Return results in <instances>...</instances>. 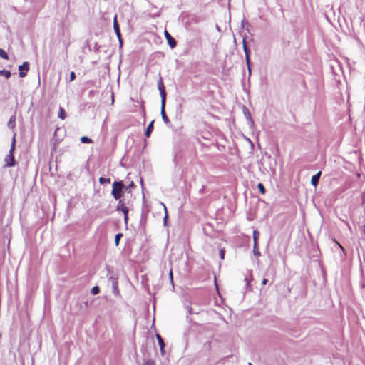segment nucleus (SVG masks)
I'll use <instances>...</instances> for the list:
<instances>
[{
    "label": "nucleus",
    "instance_id": "nucleus-14",
    "mask_svg": "<svg viewBox=\"0 0 365 365\" xmlns=\"http://www.w3.org/2000/svg\"><path fill=\"white\" fill-rule=\"evenodd\" d=\"M243 112L245 115L246 116L247 119L250 121L251 123H253V120L251 118V115L248 110V109L246 107H244Z\"/></svg>",
    "mask_w": 365,
    "mask_h": 365
},
{
    "label": "nucleus",
    "instance_id": "nucleus-19",
    "mask_svg": "<svg viewBox=\"0 0 365 365\" xmlns=\"http://www.w3.org/2000/svg\"><path fill=\"white\" fill-rule=\"evenodd\" d=\"M99 182L101 184H102V185L110 183V178H103V177H101L99 178Z\"/></svg>",
    "mask_w": 365,
    "mask_h": 365
},
{
    "label": "nucleus",
    "instance_id": "nucleus-29",
    "mask_svg": "<svg viewBox=\"0 0 365 365\" xmlns=\"http://www.w3.org/2000/svg\"><path fill=\"white\" fill-rule=\"evenodd\" d=\"M163 207H164V210H165V216L164 217V222L165 223L166 222V220H167V217H168V215H167V208L165 207V205L164 204H163Z\"/></svg>",
    "mask_w": 365,
    "mask_h": 365
},
{
    "label": "nucleus",
    "instance_id": "nucleus-1",
    "mask_svg": "<svg viewBox=\"0 0 365 365\" xmlns=\"http://www.w3.org/2000/svg\"><path fill=\"white\" fill-rule=\"evenodd\" d=\"M15 146H16V133H14L10 150L9 151V154L6 155L4 158V167H13L15 165V158L14 155V153L15 150Z\"/></svg>",
    "mask_w": 365,
    "mask_h": 365
},
{
    "label": "nucleus",
    "instance_id": "nucleus-15",
    "mask_svg": "<svg viewBox=\"0 0 365 365\" xmlns=\"http://www.w3.org/2000/svg\"><path fill=\"white\" fill-rule=\"evenodd\" d=\"M259 235H260V233L259 231H257V230L253 231L254 243L258 244V240H259Z\"/></svg>",
    "mask_w": 365,
    "mask_h": 365
},
{
    "label": "nucleus",
    "instance_id": "nucleus-32",
    "mask_svg": "<svg viewBox=\"0 0 365 365\" xmlns=\"http://www.w3.org/2000/svg\"><path fill=\"white\" fill-rule=\"evenodd\" d=\"M267 282H268V281H267V279H263V280H262V284L263 285H266V284H267Z\"/></svg>",
    "mask_w": 365,
    "mask_h": 365
},
{
    "label": "nucleus",
    "instance_id": "nucleus-6",
    "mask_svg": "<svg viewBox=\"0 0 365 365\" xmlns=\"http://www.w3.org/2000/svg\"><path fill=\"white\" fill-rule=\"evenodd\" d=\"M29 69V63L28 62H24L22 65L19 66V76L21 78L25 77Z\"/></svg>",
    "mask_w": 365,
    "mask_h": 365
},
{
    "label": "nucleus",
    "instance_id": "nucleus-31",
    "mask_svg": "<svg viewBox=\"0 0 365 365\" xmlns=\"http://www.w3.org/2000/svg\"><path fill=\"white\" fill-rule=\"evenodd\" d=\"M169 276H170L171 282H173V272H172V270L170 271Z\"/></svg>",
    "mask_w": 365,
    "mask_h": 365
},
{
    "label": "nucleus",
    "instance_id": "nucleus-11",
    "mask_svg": "<svg viewBox=\"0 0 365 365\" xmlns=\"http://www.w3.org/2000/svg\"><path fill=\"white\" fill-rule=\"evenodd\" d=\"M7 126L10 129H14L16 126V116L14 115L10 117Z\"/></svg>",
    "mask_w": 365,
    "mask_h": 365
},
{
    "label": "nucleus",
    "instance_id": "nucleus-28",
    "mask_svg": "<svg viewBox=\"0 0 365 365\" xmlns=\"http://www.w3.org/2000/svg\"><path fill=\"white\" fill-rule=\"evenodd\" d=\"M220 258L222 259H224V257H225V251H224V250H220Z\"/></svg>",
    "mask_w": 365,
    "mask_h": 365
},
{
    "label": "nucleus",
    "instance_id": "nucleus-18",
    "mask_svg": "<svg viewBox=\"0 0 365 365\" xmlns=\"http://www.w3.org/2000/svg\"><path fill=\"white\" fill-rule=\"evenodd\" d=\"M253 252H254V255H256V256H259L260 255V252L259 251V245H258V244L254 243V245H253Z\"/></svg>",
    "mask_w": 365,
    "mask_h": 365
},
{
    "label": "nucleus",
    "instance_id": "nucleus-10",
    "mask_svg": "<svg viewBox=\"0 0 365 365\" xmlns=\"http://www.w3.org/2000/svg\"><path fill=\"white\" fill-rule=\"evenodd\" d=\"M156 338L158 339V344L160 346V349L161 354H164L165 344H164L163 339L159 334H156Z\"/></svg>",
    "mask_w": 365,
    "mask_h": 365
},
{
    "label": "nucleus",
    "instance_id": "nucleus-35",
    "mask_svg": "<svg viewBox=\"0 0 365 365\" xmlns=\"http://www.w3.org/2000/svg\"><path fill=\"white\" fill-rule=\"evenodd\" d=\"M248 365H252V364L250 362V363H248Z\"/></svg>",
    "mask_w": 365,
    "mask_h": 365
},
{
    "label": "nucleus",
    "instance_id": "nucleus-27",
    "mask_svg": "<svg viewBox=\"0 0 365 365\" xmlns=\"http://www.w3.org/2000/svg\"><path fill=\"white\" fill-rule=\"evenodd\" d=\"M76 78V74L73 71L70 73L69 81H73Z\"/></svg>",
    "mask_w": 365,
    "mask_h": 365
},
{
    "label": "nucleus",
    "instance_id": "nucleus-7",
    "mask_svg": "<svg viewBox=\"0 0 365 365\" xmlns=\"http://www.w3.org/2000/svg\"><path fill=\"white\" fill-rule=\"evenodd\" d=\"M165 101H161V109H160L161 116H162V118H163V120L164 121V123L165 124H168V123H170V120L168 118L167 115L165 114Z\"/></svg>",
    "mask_w": 365,
    "mask_h": 365
},
{
    "label": "nucleus",
    "instance_id": "nucleus-30",
    "mask_svg": "<svg viewBox=\"0 0 365 365\" xmlns=\"http://www.w3.org/2000/svg\"><path fill=\"white\" fill-rule=\"evenodd\" d=\"M135 187V184H134V182H133V181H131V182H130V184L128 185V186L126 188H127V189H128V188H133V187Z\"/></svg>",
    "mask_w": 365,
    "mask_h": 365
},
{
    "label": "nucleus",
    "instance_id": "nucleus-8",
    "mask_svg": "<svg viewBox=\"0 0 365 365\" xmlns=\"http://www.w3.org/2000/svg\"><path fill=\"white\" fill-rule=\"evenodd\" d=\"M113 28H114V30H115V32L119 39V41H120V43L122 44V41H121V35H120V27H119V24L117 21V16H115L114 18V21H113Z\"/></svg>",
    "mask_w": 365,
    "mask_h": 365
},
{
    "label": "nucleus",
    "instance_id": "nucleus-21",
    "mask_svg": "<svg viewBox=\"0 0 365 365\" xmlns=\"http://www.w3.org/2000/svg\"><path fill=\"white\" fill-rule=\"evenodd\" d=\"M0 56L3 59L7 60L9 58L8 54L5 52V51L0 48Z\"/></svg>",
    "mask_w": 365,
    "mask_h": 365
},
{
    "label": "nucleus",
    "instance_id": "nucleus-26",
    "mask_svg": "<svg viewBox=\"0 0 365 365\" xmlns=\"http://www.w3.org/2000/svg\"><path fill=\"white\" fill-rule=\"evenodd\" d=\"M257 187L261 193L264 194L265 192V188H264V185H262V183H259Z\"/></svg>",
    "mask_w": 365,
    "mask_h": 365
},
{
    "label": "nucleus",
    "instance_id": "nucleus-16",
    "mask_svg": "<svg viewBox=\"0 0 365 365\" xmlns=\"http://www.w3.org/2000/svg\"><path fill=\"white\" fill-rule=\"evenodd\" d=\"M11 72L6 70H0V76H4L6 78H9L11 77Z\"/></svg>",
    "mask_w": 365,
    "mask_h": 365
},
{
    "label": "nucleus",
    "instance_id": "nucleus-23",
    "mask_svg": "<svg viewBox=\"0 0 365 365\" xmlns=\"http://www.w3.org/2000/svg\"><path fill=\"white\" fill-rule=\"evenodd\" d=\"M81 141L83 143H90L92 142V140L86 136H83L81 138Z\"/></svg>",
    "mask_w": 365,
    "mask_h": 365
},
{
    "label": "nucleus",
    "instance_id": "nucleus-4",
    "mask_svg": "<svg viewBox=\"0 0 365 365\" xmlns=\"http://www.w3.org/2000/svg\"><path fill=\"white\" fill-rule=\"evenodd\" d=\"M242 44H243V50H244V52L245 54V60H246V63L247 66L248 73H249V76H250L251 71H252L251 67H250L251 62H250V51L249 48H247L246 41L245 38L242 41Z\"/></svg>",
    "mask_w": 365,
    "mask_h": 365
},
{
    "label": "nucleus",
    "instance_id": "nucleus-20",
    "mask_svg": "<svg viewBox=\"0 0 365 365\" xmlns=\"http://www.w3.org/2000/svg\"><path fill=\"white\" fill-rule=\"evenodd\" d=\"M122 212L124 215V220L125 222L128 221V209L127 207H125L123 209H122Z\"/></svg>",
    "mask_w": 365,
    "mask_h": 365
},
{
    "label": "nucleus",
    "instance_id": "nucleus-13",
    "mask_svg": "<svg viewBox=\"0 0 365 365\" xmlns=\"http://www.w3.org/2000/svg\"><path fill=\"white\" fill-rule=\"evenodd\" d=\"M153 123H154V120H153L150 123V124L148 125V126L145 132V135L147 138L150 137V135L153 130Z\"/></svg>",
    "mask_w": 365,
    "mask_h": 365
},
{
    "label": "nucleus",
    "instance_id": "nucleus-2",
    "mask_svg": "<svg viewBox=\"0 0 365 365\" xmlns=\"http://www.w3.org/2000/svg\"><path fill=\"white\" fill-rule=\"evenodd\" d=\"M124 185L122 182H114L113 183L112 195L115 200H118L121 197L122 190Z\"/></svg>",
    "mask_w": 365,
    "mask_h": 365
},
{
    "label": "nucleus",
    "instance_id": "nucleus-33",
    "mask_svg": "<svg viewBox=\"0 0 365 365\" xmlns=\"http://www.w3.org/2000/svg\"><path fill=\"white\" fill-rule=\"evenodd\" d=\"M143 365H153V364L150 362H145Z\"/></svg>",
    "mask_w": 365,
    "mask_h": 365
},
{
    "label": "nucleus",
    "instance_id": "nucleus-25",
    "mask_svg": "<svg viewBox=\"0 0 365 365\" xmlns=\"http://www.w3.org/2000/svg\"><path fill=\"white\" fill-rule=\"evenodd\" d=\"M91 293L93 295L98 294L100 292V289L98 286H95L91 289Z\"/></svg>",
    "mask_w": 365,
    "mask_h": 365
},
{
    "label": "nucleus",
    "instance_id": "nucleus-9",
    "mask_svg": "<svg viewBox=\"0 0 365 365\" xmlns=\"http://www.w3.org/2000/svg\"><path fill=\"white\" fill-rule=\"evenodd\" d=\"M165 36L170 47L171 48H175L176 46V41L166 30L165 31Z\"/></svg>",
    "mask_w": 365,
    "mask_h": 365
},
{
    "label": "nucleus",
    "instance_id": "nucleus-3",
    "mask_svg": "<svg viewBox=\"0 0 365 365\" xmlns=\"http://www.w3.org/2000/svg\"><path fill=\"white\" fill-rule=\"evenodd\" d=\"M242 44H243V50H244V52L245 54V60H246V63L247 66L248 73H249V76H250L251 71H252L251 67H250L251 62H250V51L249 48H247L246 41L245 38L242 41Z\"/></svg>",
    "mask_w": 365,
    "mask_h": 365
},
{
    "label": "nucleus",
    "instance_id": "nucleus-12",
    "mask_svg": "<svg viewBox=\"0 0 365 365\" xmlns=\"http://www.w3.org/2000/svg\"><path fill=\"white\" fill-rule=\"evenodd\" d=\"M321 173H322L321 171H319L316 175H314L312 177L311 183L312 185L316 186L319 183Z\"/></svg>",
    "mask_w": 365,
    "mask_h": 365
},
{
    "label": "nucleus",
    "instance_id": "nucleus-24",
    "mask_svg": "<svg viewBox=\"0 0 365 365\" xmlns=\"http://www.w3.org/2000/svg\"><path fill=\"white\" fill-rule=\"evenodd\" d=\"M123 235L121 233H118L115 237V244L116 246L119 245V241L120 238L122 237Z\"/></svg>",
    "mask_w": 365,
    "mask_h": 365
},
{
    "label": "nucleus",
    "instance_id": "nucleus-34",
    "mask_svg": "<svg viewBox=\"0 0 365 365\" xmlns=\"http://www.w3.org/2000/svg\"><path fill=\"white\" fill-rule=\"evenodd\" d=\"M245 281L247 282V284L248 285L249 282H248V280H247V279L246 277L245 278Z\"/></svg>",
    "mask_w": 365,
    "mask_h": 365
},
{
    "label": "nucleus",
    "instance_id": "nucleus-5",
    "mask_svg": "<svg viewBox=\"0 0 365 365\" xmlns=\"http://www.w3.org/2000/svg\"><path fill=\"white\" fill-rule=\"evenodd\" d=\"M158 88L160 91V95L161 97V101H166V93L165 86L163 84V78L162 77H160L158 81Z\"/></svg>",
    "mask_w": 365,
    "mask_h": 365
},
{
    "label": "nucleus",
    "instance_id": "nucleus-17",
    "mask_svg": "<svg viewBox=\"0 0 365 365\" xmlns=\"http://www.w3.org/2000/svg\"><path fill=\"white\" fill-rule=\"evenodd\" d=\"M58 116L59 118L62 119V120H64L65 118H66V113H65V110L63 108L60 107L59 108V110H58Z\"/></svg>",
    "mask_w": 365,
    "mask_h": 365
},
{
    "label": "nucleus",
    "instance_id": "nucleus-22",
    "mask_svg": "<svg viewBox=\"0 0 365 365\" xmlns=\"http://www.w3.org/2000/svg\"><path fill=\"white\" fill-rule=\"evenodd\" d=\"M125 207H126L124 204V202H123L122 200H119L118 205H117V210H122V209H123Z\"/></svg>",
    "mask_w": 365,
    "mask_h": 365
}]
</instances>
